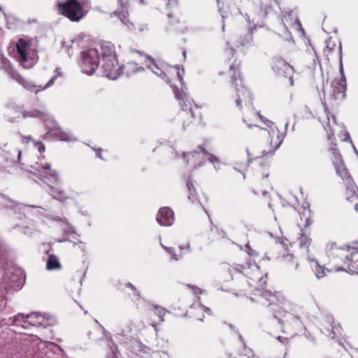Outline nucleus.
<instances>
[{"instance_id":"obj_1","label":"nucleus","mask_w":358,"mask_h":358,"mask_svg":"<svg viewBox=\"0 0 358 358\" xmlns=\"http://www.w3.org/2000/svg\"><path fill=\"white\" fill-rule=\"evenodd\" d=\"M259 302L266 307L268 311L273 314L280 323L293 322L295 326L301 327V322L298 317L286 313L282 306L285 302V299L280 294L273 293L271 291H264L260 295Z\"/></svg>"},{"instance_id":"obj_2","label":"nucleus","mask_w":358,"mask_h":358,"mask_svg":"<svg viewBox=\"0 0 358 358\" xmlns=\"http://www.w3.org/2000/svg\"><path fill=\"white\" fill-rule=\"evenodd\" d=\"M241 62L234 60L230 65L229 73L233 84H236L238 98L236 100L237 107L241 108V103L252 104V97L250 91L244 86L243 79L240 75Z\"/></svg>"},{"instance_id":"obj_3","label":"nucleus","mask_w":358,"mask_h":358,"mask_svg":"<svg viewBox=\"0 0 358 358\" xmlns=\"http://www.w3.org/2000/svg\"><path fill=\"white\" fill-rule=\"evenodd\" d=\"M99 53L96 48H90L81 54L80 68L87 75L94 73L99 64Z\"/></svg>"},{"instance_id":"obj_4","label":"nucleus","mask_w":358,"mask_h":358,"mask_svg":"<svg viewBox=\"0 0 358 358\" xmlns=\"http://www.w3.org/2000/svg\"><path fill=\"white\" fill-rule=\"evenodd\" d=\"M62 15L71 21L78 22L85 15L84 9L77 0H66L65 3L58 4Z\"/></svg>"},{"instance_id":"obj_5","label":"nucleus","mask_w":358,"mask_h":358,"mask_svg":"<svg viewBox=\"0 0 358 358\" xmlns=\"http://www.w3.org/2000/svg\"><path fill=\"white\" fill-rule=\"evenodd\" d=\"M50 166L48 163L43 165L36 163L35 165H31L33 171H30V172L45 183L48 184V182L57 183L59 181L57 172L55 170H52Z\"/></svg>"},{"instance_id":"obj_6","label":"nucleus","mask_w":358,"mask_h":358,"mask_svg":"<svg viewBox=\"0 0 358 358\" xmlns=\"http://www.w3.org/2000/svg\"><path fill=\"white\" fill-rule=\"evenodd\" d=\"M272 69L278 76L289 78L290 85H294V69L289 64L282 59L274 58Z\"/></svg>"},{"instance_id":"obj_7","label":"nucleus","mask_w":358,"mask_h":358,"mask_svg":"<svg viewBox=\"0 0 358 358\" xmlns=\"http://www.w3.org/2000/svg\"><path fill=\"white\" fill-rule=\"evenodd\" d=\"M27 322L32 326L45 328L55 324V320L45 313H32L26 316Z\"/></svg>"},{"instance_id":"obj_8","label":"nucleus","mask_w":358,"mask_h":358,"mask_svg":"<svg viewBox=\"0 0 358 358\" xmlns=\"http://www.w3.org/2000/svg\"><path fill=\"white\" fill-rule=\"evenodd\" d=\"M330 151L334 157L333 163L336 172L343 181H348L350 179V176L344 164L343 158L339 151L334 148L330 149Z\"/></svg>"},{"instance_id":"obj_9","label":"nucleus","mask_w":358,"mask_h":358,"mask_svg":"<svg viewBox=\"0 0 358 358\" xmlns=\"http://www.w3.org/2000/svg\"><path fill=\"white\" fill-rule=\"evenodd\" d=\"M30 42L23 38H20L16 43L17 61L24 69H29L31 64L28 62L27 55L30 48Z\"/></svg>"},{"instance_id":"obj_10","label":"nucleus","mask_w":358,"mask_h":358,"mask_svg":"<svg viewBox=\"0 0 358 358\" xmlns=\"http://www.w3.org/2000/svg\"><path fill=\"white\" fill-rule=\"evenodd\" d=\"M341 71H343V69ZM331 87V96L334 99L342 101L345 98L346 80L343 73L341 78H335L332 81Z\"/></svg>"},{"instance_id":"obj_11","label":"nucleus","mask_w":358,"mask_h":358,"mask_svg":"<svg viewBox=\"0 0 358 358\" xmlns=\"http://www.w3.org/2000/svg\"><path fill=\"white\" fill-rule=\"evenodd\" d=\"M22 108L23 106L17 105L15 103H8L6 106L3 115L10 122H17L21 117Z\"/></svg>"},{"instance_id":"obj_12","label":"nucleus","mask_w":358,"mask_h":358,"mask_svg":"<svg viewBox=\"0 0 358 358\" xmlns=\"http://www.w3.org/2000/svg\"><path fill=\"white\" fill-rule=\"evenodd\" d=\"M156 220L162 226H171L174 221L173 212L168 207L161 208L157 215Z\"/></svg>"},{"instance_id":"obj_13","label":"nucleus","mask_w":358,"mask_h":358,"mask_svg":"<svg viewBox=\"0 0 358 358\" xmlns=\"http://www.w3.org/2000/svg\"><path fill=\"white\" fill-rule=\"evenodd\" d=\"M350 254L346 255L345 263L348 264L350 271L357 272L358 270V248L349 247Z\"/></svg>"},{"instance_id":"obj_14","label":"nucleus","mask_w":358,"mask_h":358,"mask_svg":"<svg viewBox=\"0 0 358 358\" xmlns=\"http://www.w3.org/2000/svg\"><path fill=\"white\" fill-rule=\"evenodd\" d=\"M102 62L104 75L108 78L115 79L116 78V71L117 70V62L116 58H113V59H108Z\"/></svg>"},{"instance_id":"obj_15","label":"nucleus","mask_w":358,"mask_h":358,"mask_svg":"<svg viewBox=\"0 0 358 358\" xmlns=\"http://www.w3.org/2000/svg\"><path fill=\"white\" fill-rule=\"evenodd\" d=\"M199 153H202L203 155L206 156V157H207V158H208V159L211 163L218 162V159H217L215 156H214V155H211V154L208 153V152L206 150V149H205L203 146H201V145L199 146V147H198V149H197V150H194L193 152H189V153H187V154L184 153V154H183V156H184V157H185V156H187V155L189 157H192V158H194V157H195V155H198V154H199Z\"/></svg>"},{"instance_id":"obj_16","label":"nucleus","mask_w":358,"mask_h":358,"mask_svg":"<svg viewBox=\"0 0 358 358\" xmlns=\"http://www.w3.org/2000/svg\"><path fill=\"white\" fill-rule=\"evenodd\" d=\"M101 51L102 55V61L106 59L115 58V54L114 52V47L110 43L103 44L101 46Z\"/></svg>"},{"instance_id":"obj_17","label":"nucleus","mask_w":358,"mask_h":358,"mask_svg":"<svg viewBox=\"0 0 358 358\" xmlns=\"http://www.w3.org/2000/svg\"><path fill=\"white\" fill-rule=\"evenodd\" d=\"M46 111L44 109L40 110H23L22 109L21 115L23 118L27 117H43L46 115Z\"/></svg>"},{"instance_id":"obj_18","label":"nucleus","mask_w":358,"mask_h":358,"mask_svg":"<svg viewBox=\"0 0 358 358\" xmlns=\"http://www.w3.org/2000/svg\"><path fill=\"white\" fill-rule=\"evenodd\" d=\"M122 70L123 73H125L127 76H129L132 73L143 70V68L137 67L136 64L135 62H127L126 64L123 65L122 67Z\"/></svg>"},{"instance_id":"obj_19","label":"nucleus","mask_w":358,"mask_h":358,"mask_svg":"<svg viewBox=\"0 0 358 358\" xmlns=\"http://www.w3.org/2000/svg\"><path fill=\"white\" fill-rule=\"evenodd\" d=\"M61 264L59 262L58 258L54 255H49L48 259L46 264V268L48 270H55L60 269Z\"/></svg>"},{"instance_id":"obj_20","label":"nucleus","mask_w":358,"mask_h":358,"mask_svg":"<svg viewBox=\"0 0 358 358\" xmlns=\"http://www.w3.org/2000/svg\"><path fill=\"white\" fill-rule=\"evenodd\" d=\"M187 187L189 192L188 194V199L191 202L194 203L196 201H197V194L196 187H194V182L189 180L187 182Z\"/></svg>"},{"instance_id":"obj_21","label":"nucleus","mask_w":358,"mask_h":358,"mask_svg":"<svg viewBox=\"0 0 358 358\" xmlns=\"http://www.w3.org/2000/svg\"><path fill=\"white\" fill-rule=\"evenodd\" d=\"M50 194L54 197V199L62 201L68 198L64 190L55 188L50 185Z\"/></svg>"},{"instance_id":"obj_22","label":"nucleus","mask_w":358,"mask_h":358,"mask_svg":"<svg viewBox=\"0 0 358 358\" xmlns=\"http://www.w3.org/2000/svg\"><path fill=\"white\" fill-rule=\"evenodd\" d=\"M224 271H227L230 275V278L232 279V275L235 271L243 272L245 269V266L242 264H237L236 266H231L229 265H224L223 266Z\"/></svg>"},{"instance_id":"obj_23","label":"nucleus","mask_w":358,"mask_h":358,"mask_svg":"<svg viewBox=\"0 0 358 358\" xmlns=\"http://www.w3.org/2000/svg\"><path fill=\"white\" fill-rule=\"evenodd\" d=\"M313 270L318 279L323 278L326 275V271H329L325 267L321 266L317 261L315 262Z\"/></svg>"},{"instance_id":"obj_24","label":"nucleus","mask_w":358,"mask_h":358,"mask_svg":"<svg viewBox=\"0 0 358 358\" xmlns=\"http://www.w3.org/2000/svg\"><path fill=\"white\" fill-rule=\"evenodd\" d=\"M299 244L301 248H308L310 245L311 239L308 236L304 233H301L299 238H298Z\"/></svg>"},{"instance_id":"obj_25","label":"nucleus","mask_w":358,"mask_h":358,"mask_svg":"<svg viewBox=\"0 0 358 358\" xmlns=\"http://www.w3.org/2000/svg\"><path fill=\"white\" fill-rule=\"evenodd\" d=\"M252 42V34L250 32H248L243 37L240 36L238 43L242 46L250 45Z\"/></svg>"},{"instance_id":"obj_26","label":"nucleus","mask_w":358,"mask_h":358,"mask_svg":"<svg viewBox=\"0 0 358 358\" xmlns=\"http://www.w3.org/2000/svg\"><path fill=\"white\" fill-rule=\"evenodd\" d=\"M283 261L287 265L293 264L294 265L295 269H297L299 267V262L296 261L294 257L292 255L288 254L286 256L283 257Z\"/></svg>"},{"instance_id":"obj_27","label":"nucleus","mask_w":358,"mask_h":358,"mask_svg":"<svg viewBox=\"0 0 358 358\" xmlns=\"http://www.w3.org/2000/svg\"><path fill=\"white\" fill-rule=\"evenodd\" d=\"M149 69L155 73L157 76L161 77L162 79H164L166 77L165 73L155 64L152 63V65L149 66Z\"/></svg>"},{"instance_id":"obj_28","label":"nucleus","mask_w":358,"mask_h":358,"mask_svg":"<svg viewBox=\"0 0 358 358\" xmlns=\"http://www.w3.org/2000/svg\"><path fill=\"white\" fill-rule=\"evenodd\" d=\"M11 78L17 81L19 84H25V79L22 78L16 71L12 70L10 72Z\"/></svg>"},{"instance_id":"obj_29","label":"nucleus","mask_w":358,"mask_h":358,"mask_svg":"<svg viewBox=\"0 0 358 358\" xmlns=\"http://www.w3.org/2000/svg\"><path fill=\"white\" fill-rule=\"evenodd\" d=\"M55 76H53L50 78V80L47 83V84L44 87H41L40 86V87H41L40 90H44V89H46V88L52 86L55 83V80L57 79V78H58L59 76H61V73L59 71L58 69H55Z\"/></svg>"},{"instance_id":"obj_30","label":"nucleus","mask_w":358,"mask_h":358,"mask_svg":"<svg viewBox=\"0 0 358 358\" xmlns=\"http://www.w3.org/2000/svg\"><path fill=\"white\" fill-rule=\"evenodd\" d=\"M180 104L182 106V111L179 113V115L180 117H187L189 116V115H191V117H194L195 116V114L192 111V109L190 108L189 109V112L187 111V108H185V106L183 104H182L181 102H180Z\"/></svg>"},{"instance_id":"obj_31","label":"nucleus","mask_w":358,"mask_h":358,"mask_svg":"<svg viewBox=\"0 0 358 358\" xmlns=\"http://www.w3.org/2000/svg\"><path fill=\"white\" fill-rule=\"evenodd\" d=\"M101 328L102 329L101 331L100 330H97V331H94V332L90 331L87 334L88 335V337L90 339H92V340H94V341H96L98 339H101V337H99V336H96V335H94L96 333H101V335L103 334V332L105 331V329L101 326Z\"/></svg>"},{"instance_id":"obj_32","label":"nucleus","mask_w":358,"mask_h":358,"mask_svg":"<svg viewBox=\"0 0 358 358\" xmlns=\"http://www.w3.org/2000/svg\"><path fill=\"white\" fill-rule=\"evenodd\" d=\"M24 88L27 89L31 92H38L40 90L36 89V86L33 84L31 82L27 81L25 80V84H21Z\"/></svg>"},{"instance_id":"obj_33","label":"nucleus","mask_w":358,"mask_h":358,"mask_svg":"<svg viewBox=\"0 0 358 358\" xmlns=\"http://www.w3.org/2000/svg\"><path fill=\"white\" fill-rule=\"evenodd\" d=\"M113 15H114L115 16H117L124 24L128 26L129 20L127 19L125 13H120L118 12L115 11L113 13Z\"/></svg>"},{"instance_id":"obj_34","label":"nucleus","mask_w":358,"mask_h":358,"mask_svg":"<svg viewBox=\"0 0 358 358\" xmlns=\"http://www.w3.org/2000/svg\"><path fill=\"white\" fill-rule=\"evenodd\" d=\"M155 312L163 320L162 317L166 313V310L159 306H155Z\"/></svg>"},{"instance_id":"obj_35","label":"nucleus","mask_w":358,"mask_h":358,"mask_svg":"<svg viewBox=\"0 0 358 358\" xmlns=\"http://www.w3.org/2000/svg\"><path fill=\"white\" fill-rule=\"evenodd\" d=\"M163 248H164V250L166 252H168L169 253H170L171 255V257H172L173 259H174V260H178V259L173 248H168V247H165V246H163Z\"/></svg>"},{"instance_id":"obj_36","label":"nucleus","mask_w":358,"mask_h":358,"mask_svg":"<svg viewBox=\"0 0 358 358\" xmlns=\"http://www.w3.org/2000/svg\"><path fill=\"white\" fill-rule=\"evenodd\" d=\"M25 319H27V318H26V317H24V315L23 314H18L14 317L15 322L19 321V322H26Z\"/></svg>"},{"instance_id":"obj_37","label":"nucleus","mask_w":358,"mask_h":358,"mask_svg":"<svg viewBox=\"0 0 358 358\" xmlns=\"http://www.w3.org/2000/svg\"><path fill=\"white\" fill-rule=\"evenodd\" d=\"M258 116L259 117V118L262 120V121L264 123L266 124V125H268L269 124H271L272 122L270 121V120H268L267 119H266L264 117H263L259 112H258Z\"/></svg>"},{"instance_id":"obj_38","label":"nucleus","mask_w":358,"mask_h":358,"mask_svg":"<svg viewBox=\"0 0 358 358\" xmlns=\"http://www.w3.org/2000/svg\"><path fill=\"white\" fill-rule=\"evenodd\" d=\"M37 146H38V150L39 152L41 153L45 151V145L43 144H42L41 143H38Z\"/></svg>"},{"instance_id":"obj_39","label":"nucleus","mask_w":358,"mask_h":358,"mask_svg":"<svg viewBox=\"0 0 358 358\" xmlns=\"http://www.w3.org/2000/svg\"><path fill=\"white\" fill-rule=\"evenodd\" d=\"M245 351L246 352L245 355H247L248 358H250L253 355L252 351L250 349L245 348Z\"/></svg>"},{"instance_id":"obj_40","label":"nucleus","mask_w":358,"mask_h":358,"mask_svg":"<svg viewBox=\"0 0 358 358\" xmlns=\"http://www.w3.org/2000/svg\"><path fill=\"white\" fill-rule=\"evenodd\" d=\"M254 126L256 127V125H254ZM258 128H259V130L260 131H262L264 135H269V131L267 129H263V128H261V127H258Z\"/></svg>"},{"instance_id":"obj_41","label":"nucleus","mask_w":358,"mask_h":358,"mask_svg":"<svg viewBox=\"0 0 358 358\" xmlns=\"http://www.w3.org/2000/svg\"><path fill=\"white\" fill-rule=\"evenodd\" d=\"M131 331V327H128L127 329L122 330V335L126 336L127 334L130 333Z\"/></svg>"},{"instance_id":"obj_42","label":"nucleus","mask_w":358,"mask_h":358,"mask_svg":"<svg viewBox=\"0 0 358 358\" xmlns=\"http://www.w3.org/2000/svg\"><path fill=\"white\" fill-rule=\"evenodd\" d=\"M174 70L176 71L178 78L180 79L181 78V76H180V73L179 72L178 68H174Z\"/></svg>"},{"instance_id":"obj_43","label":"nucleus","mask_w":358,"mask_h":358,"mask_svg":"<svg viewBox=\"0 0 358 358\" xmlns=\"http://www.w3.org/2000/svg\"><path fill=\"white\" fill-rule=\"evenodd\" d=\"M30 138H31V137H30V136H29V137H24V138H22V141H23V142H28V141H29Z\"/></svg>"},{"instance_id":"obj_44","label":"nucleus","mask_w":358,"mask_h":358,"mask_svg":"<svg viewBox=\"0 0 358 358\" xmlns=\"http://www.w3.org/2000/svg\"><path fill=\"white\" fill-rule=\"evenodd\" d=\"M229 327L231 329L234 330L237 334H238V331H236V328H235V327H234L233 324H229Z\"/></svg>"},{"instance_id":"obj_45","label":"nucleus","mask_w":358,"mask_h":358,"mask_svg":"<svg viewBox=\"0 0 358 358\" xmlns=\"http://www.w3.org/2000/svg\"><path fill=\"white\" fill-rule=\"evenodd\" d=\"M226 358H231L232 355L231 353H226L225 354Z\"/></svg>"},{"instance_id":"obj_46","label":"nucleus","mask_w":358,"mask_h":358,"mask_svg":"<svg viewBox=\"0 0 358 358\" xmlns=\"http://www.w3.org/2000/svg\"><path fill=\"white\" fill-rule=\"evenodd\" d=\"M101 150H99L98 152H97V156L99 157V158H102L101 156Z\"/></svg>"},{"instance_id":"obj_47","label":"nucleus","mask_w":358,"mask_h":358,"mask_svg":"<svg viewBox=\"0 0 358 358\" xmlns=\"http://www.w3.org/2000/svg\"><path fill=\"white\" fill-rule=\"evenodd\" d=\"M308 221H309V219H308H308H306V220L305 227H307L308 226V224H309Z\"/></svg>"},{"instance_id":"obj_48","label":"nucleus","mask_w":358,"mask_h":358,"mask_svg":"<svg viewBox=\"0 0 358 358\" xmlns=\"http://www.w3.org/2000/svg\"><path fill=\"white\" fill-rule=\"evenodd\" d=\"M128 286H129V287H131V289H135L134 286L133 285H131V283H129V284L128 285Z\"/></svg>"},{"instance_id":"obj_49","label":"nucleus","mask_w":358,"mask_h":358,"mask_svg":"<svg viewBox=\"0 0 358 358\" xmlns=\"http://www.w3.org/2000/svg\"><path fill=\"white\" fill-rule=\"evenodd\" d=\"M355 209L357 212H358V203L355 204Z\"/></svg>"},{"instance_id":"obj_50","label":"nucleus","mask_w":358,"mask_h":358,"mask_svg":"<svg viewBox=\"0 0 358 358\" xmlns=\"http://www.w3.org/2000/svg\"><path fill=\"white\" fill-rule=\"evenodd\" d=\"M17 156H18V159L20 160V157H21V152L20 151L18 152V155Z\"/></svg>"},{"instance_id":"obj_51","label":"nucleus","mask_w":358,"mask_h":358,"mask_svg":"<svg viewBox=\"0 0 358 358\" xmlns=\"http://www.w3.org/2000/svg\"><path fill=\"white\" fill-rule=\"evenodd\" d=\"M62 140H63V141L69 140V138L62 137Z\"/></svg>"},{"instance_id":"obj_52","label":"nucleus","mask_w":358,"mask_h":358,"mask_svg":"<svg viewBox=\"0 0 358 358\" xmlns=\"http://www.w3.org/2000/svg\"><path fill=\"white\" fill-rule=\"evenodd\" d=\"M238 336H239L240 340H241V341L243 340V337H242V336L241 334H238Z\"/></svg>"},{"instance_id":"obj_53","label":"nucleus","mask_w":358,"mask_h":358,"mask_svg":"<svg viewBox=\"0 0 358 358\" xmlns=\"http://www.w3.org/2000/svg\"><path fill=\"white\" fill-rule=\"evenodd\" d=\"M167 1H168V2H167V5L169 6V5L171 3V0H167Z\"/></svg>"},{"instance_id":"obj_54","label":"nucleus","mask_w":358,"mask_h":358,"mask_svg":"<svg viewBox=\"0 0 358 358\" xmlns=\"http://www.w3.org/2000/svg\"><path fill=\"white\" fill-rule=\"evenodd\" d=\"M247 153H248V155L250 157V152H249L248 149H247Z\"/></svg>"},{"instance_id":"obj_55","label":"nucleus","mask_w":358,"mask_h":358,"mask_svg":"<svg viewBox=\"0 0 358 358\" xmlns=\"http://www.w3.org/2000/svg\"><path fill=\"white\" fill-rule=\"evenodd\" d=\"M182 101L184 102V105L187 107V104L182 100Z\"/></svg>"},{"instance_id":"obj_56","label":"nucleus","mask_w":358,"mask_h":358,"mask_svg":"<svg viewBox=\"0 0 358 358\" xmlns=\"http://www.w3.org/2000/svg\"><path fill=\"white\" fill-rule=\"evenodd\" d=\"M183 55H184V56L186 55V51L185 50L183 51Z\"/></svg>"},{"instance_id":"obj_57","label":"nucleus","mask_w":358,"mask_h":358,"mask_svg":"<svg viewBox=\"0 0 358 358\" xmlns=\"http://www.w3.org/2000/svg\"><path fill=\"white\" fill-rule=\"evenodd\" d=\"M192 287L193 289H198V288H197L196 287H195V286H192Z\"/></svg>"},{"instance_id":"obj_58","label":"nucleus","mask_w":358,"mask_h":358,"mask_svg":"<svg viewBox=\"0 0 358 358\" xmlns=\"http://www.w3.org/2000/svg\"><path fill=\"white\" fill-rule=\"evenodd\" d=\"M262 194H263L264 195H266V194H267V192H264Z\"/></svg>"},{"instance_id":"obj_59","label":"nucleus","mask_w":358,"mask_h":358,"mask_svg":"<svg viewBox=\"0 0 358 358\" xmlns=\"http://www.w3.org/2000/svg\"><path fill=\"white\" fill-rule=\"evenodd\" d=\"M189 122H190V121H188V122H187V125H189Z\"/></svg>"},{"instance_id":"obj_60","label":"nucleus","mask_w":358,"mask_h":358,"mask_svg":"<svg viewBox=\"0 0 358 358\" xmlns=\"http://www.w3.org/2000/svg\"><path fill=\"white\" fill-rule=\"evenodd\" d=\"M306 56H311L310 53H308Z\"/></svg>"},{"instance_id":"obj_61","label":"nucleus","mask_w":358,"mask_h":358,"mask_svg":"<svg viewBox=\"0 0 358 358\" xmlns=\"http://www.w3.org/2000/svg\"><path fill=\"white\" fill-rule=\"evenodd\" d=\"M173 1H176V2L177 1V0H173Z\"/></svg>"},{"instance_id":"obj_62","label":"nucleus","mask_w":358,"mask_h":358,"mask_svg":"<svg viewBox=\"0 0 358 358\" xmlns=\"http://www.w3.org/2000/svg\"><path fill=\"white\" fill-rule=\"evenodd\" d=\"M233 358H236V357H233Z\"/></svg>"}]
</instances>
